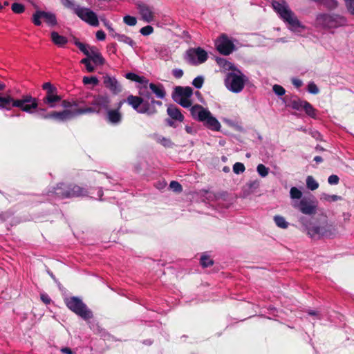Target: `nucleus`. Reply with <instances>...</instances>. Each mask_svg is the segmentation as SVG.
I'll list each match as a JSON object with an SVG mask.
<instances>
[{"label": "nucleus", "instance_id": "1", "mask_svg": "<svg viewBox=\"0 0 354 354\" xmlns=\"http://www.w3.org/2000/svg\"><path fill=\"white\" fill-rule=\"evenodd\" d=\"M86 100H91L88 103L90 106L84 107V110H80L81 113H97L99 114L102 110L105 111L104 119L106 122L113 126H118L123 120V113L118 109H111V99L110 96L105 94L93 95L87 94Z\"/></svg>", "mask_w": 354, "mask_h": 354}, {"label": "nucleus", "instance_id": "2", "mask_svg": "<svg viewBox=\"0 0 354 354\" xmlns=\"http://www.w3.org/2000/svg\"><path fill=\"white\" fill-rule=\"evenodd\" d=\"M306 218H301V222L304 226L307 234L313 239L332 238L336 233L335 227L328 222L327 216L324 214L319 215L313 221L305 223Z\"/></svg>", "mask_w": 354, "mask_h": 354}, {"label": "nucleus", "instance_id": "3", "mask_svg": "<svg viewBox=\"0 0 354 354\" xmlns=\"http://www.w3.org/2000/svg\"><path fill=\"white\" fill-rule=\"evenodd\" d=\"M88 194V191L85 187H80L74 183L63 182L57 183L48 192V194L54 195L60 199L86 196Z\"/></svg>", "mask_w": 354, "mask_h": 354}, {"label": "nucleus", "instance_id": "4", "mask_svg": "<svg viewBox=\"0 0 354 354\" xmlns=\"http://www.w3.org/2000/svg\"><path fill=\"white\" fill-rule=\"evenodd\" d=\"M272 6L279 17L290 26L291 30L295 31L299 28L302 29L305 28V26L301 24L285 0H272Z\"/></svg>", "mask_w": 354, "mask_h": 354}, {"label": "nucleus", "instance_id": "5", "mask_svg": "<svg viewBox=\"0 0 354 354\" xmlns=\"http://www.w3.org/2000/svg\"><path fill=\"white\" fill-rule=\"evenodd\" d=\"M12 100L19 101L21 102V104L12 106V109L13 107L18 108L20 111L30 114H32L36 112L40 118L44 120H50V118H44L50 115V112H47L46 108L39 107V100L37 97H32L30 94L22 95L19 99H15L12 97Z\"/></svg>", "mask_w": 354, "mask_h": 354}, {"label": "nucleus", "instance_id": "6", "mask_svg": "<svg viewBox=\"0 0 354 354\" xmlns=\"http://www.w3.org/2000/svg\"><path fill=\"white\" fill-rule=\"evenodd\" d=\"M317 22L325 28H337L347 24V19L337 14H320L317 17Z\"/></svg>", "mask_w": 354, "mask_h": 354}, {"label": "nucleus", "instance_id": "7", "mask_svg": "<svg viewBox=\"0 0 354 354\" xmlns=\"http://www.w3.org/2000/svg\"><path fill=\"white\" fill-rule=\"evenodd\" d=\"M66 306L78 316L84 320H88L93 317V313L86 305L77 297H71L65 299Z\"/></svg>", "mask_w": 354, "mask_h": 354}, {"label": "nucleus", "instance_id": "8", "mask_svg": "<svg viewBox=\"0 0 354 354\" xmlns=\"http://www.w3.org/2000/svg\"><path fill=\"white\" fill-rule=\"evenodd\" d=\"M237 73H228L225 79V85L226 88L232 93H239L244 88L245 83L248 80V77L237 70Z\"/></svg>", "mask_w": 354, "mask_h": 354}, {"label": "nucleus", "instance_id": "9", "mask_svg": "<svg viewBox=\"0 0 354 354\" xmlns=\"http://www.w3.org/2000/svg\"><path fill=\"white\" fill-rule=\"evenodd\" d=\"M208 59L206 50L201 47L190 48L186 50L184 59L190 65L197 66L205 62Z\"/></svg>", "mask_w": 354, "mask_h": 354}, {"label": "nucleus", "instance_id": "10", "mask_svg": "<svg viewBox=\"0 0 354 354\" xmlns=\"http://www.w3.org/2000/svg\"><path fill=\"white\" fill-rule=\"evenodd\" d=\"M42 88L46 91V95L43 97L44 104L50 108H54L56 104L61 101V97L57 94V88L50 82L43 84Z\"/></svg>", "mask_w": 354, "mask_h": 354}, {"label": "nucleus", "instance_id": "11", "mask_svg": "<svg viewBox=\"0 0 354 354\" xmlns=\"http://www.w3.org/2000/svg\"><path fill=\"white\" fill-rule=\"evenodd\" d=\"M292 207L306 215H313L317 212V203L313 198L304 197L292 203Z\"/></svg>", "mask_w": 354, "mask_h": 354}, {"label": "nucleus", "instance_id": "12", "mask_svg": "<svg viewBox=\"0 0 354 354\" xmlns=\"http://www.w3.org/2000/svg\"><path fill=\"white\" fill-rule=\"evenodd\" d=\"M145 100L143 106H142V109L140 111V113L141 114H147L148 115H155L158 113L157 107H162V102L159 100H156L151 93L147 91L144 94Z\"/></svg>", "mask_w": 354, "mask_h": 354}, {"label": "nucleus", "instance_id": "13", "mask_svg": "<svg viewBox=\"0 0 354 354\" xmlns=\"http://www.w3.org/2000/svg\"><path fill=\"white\" fill-rule=\"evenodd\" d=\"M215 46L216 50L223 55H229L235 49L233 41L224 33L216 40Z\"/></svg>", "mask_w": 354, "mask_h": 354}, {"label": "nucleus", "instance_id": "14", "mask_svg": "<svg viewBox=\"0 0 354 354\" xmlns=\"http://www.w3.org/2000/svg\"><path fill=\"white\" fill-rule=\"evenodd\" d=\"M84 108H79L74 111H71L69 109H64L62 111H50V115L47 116L46 118H50V120H54L57 122H65L66 120H71L73 118L80 115H84V113H80V110H84Z\"/></svg>", "mask_w": 354, "mask_h": 354}, {"label": "nucleus", "instance_id": "15", "mask_svg": "<svg viewBox=\"0 0 354 354\" xmlns=\"http://www.w3.org/2000/svg\"><path fill=\"white\" fill-rule=\"evenodd\" d=\"M77 17L82 21L86 22L91 26H98L99 21L95 12L87 8H81L80 10L77 12Z\"/></svg>", "mask_w": 354, "mask_h": 354}, {"label": "nucleus", "instance_id": "16", "mask_svg": "<svg viewBox=\"0 0 354 354\" xmlns=\"http://www.w3.org/2000/svg\"><path fill=\"white\" fill-rule=\"evenodd\" d=\"M103 84L113 94L116 95L122 91V86L114 77L106 75L103 77Z\"/></svg>", "mask_w": 354, "mask_h": 354}, {"label": "nucleus", "instance_id": "17", "mask_svg": "<svg viewBox=\"0 0 354 354\" xmlns=\"http://www.w3.org/2000/svg\"><path fill=\"white\" fill-rule=\"evenodd\" d=\"M137 8L145 21L150 23L154 20L155 14L153 8L144 3H139L137 4Z\"/></svg>", "mask_w": 354, "mask_h": 354}, {"label": "nucleus", "instance_id": "18", "mask_svg": "<svg viewBox=\"0 0 354 354\" xmlns=\"http://www.w3.org/2000/svg\"><path fill=\"white\" fill-rule=\"evenodd\" d=\"M193 94V89L189 86L183 87L177 86L174 88L172 93V99L174 102H178V100L182 98L191 97Z\"/></svg>", "mask_w": 354, "mask_h": 354}, {"label": "nucleus", "instance_id": "19", "mask_svg": "<svg viewBox=\"0 0 354 354\" xmlns=\"http://www.w3.org/2000/svg\"><path fill=\"white\" fill-rule=\"evenodd\" d=\"M145 91L140 92V95L141 96L129 95L127 98V104L130 105L138 113H140V111L142 109V106H143L145 103Z\"/></svg>", "mask_w": 354, "mask_h": 354}, {"label": "nucleus", "instance_id": "20", "mask_svg": "<svg viewBox=\"0 0 354 354\" xmlns=\"http://www.w3.org/2000/svg\"><path fill=\"white\" fill-rule=\"evenodd\" d=\"M190 113L194 119L201 122L205 120V116L209 115V110L200 104H195L190 109Z\"/></svg>", "mask_w": 354, "mask_h": 354}, {"label": "nucleus", "instance_id": "21", "mask_svg": "<svg viewBox=\"0 0 354 354\" xmlns=\"http://www.w3.org/2000/svg\"><path fill=\"white\" fill-rule=\"evenodd\" d=\"M21 102L13 101L12 97L10 94L5 95H0V110L10 111L12 106L20 105Z\"/></svg>", "mask_w": 354, "mask_h": 354}, {"label": "nucleus", "instance_id": "22", "mask_svg": "<svg viewBox=\"0 0 354 354\" xmlns=\"http://www.w3.org/2000/svg\"><path fill=\"white\" fill-rule=\"evenodd\" d=\"M203 124L209 129L214 131H220L221 125L218 120L212 115L209 111V115L205 116V120L202 121Z\"/></svg>", "mask_w": 354, "mask_h": 354}, {"label": "nucleus", "instance_id": "23", "mask_svg": "<svg viewBox=\"0 0 354 354\" xmlns=\"http://www.w3.org/2000/svg\"><path fill=\"white\" fill-rule=\"evenodd\" d=\"M90 56H88V57L90 58V59L96 65L104 64L105 59L97 48L95 46H91L90 47Z\"/></svg>", "mask_w": 354, "mask_h": 354}, {"label": "nucleus", "instance_id": "24", "mask_svg": "<svg viewBox=\"0 0 354 354\" xmlns=\"http://www.w3.org/2000/svg\"><path fill=\"white\" fill-rule=\"evenodd\" d=\"M167 113L169 118L175 121H178L180 122L184 120V115L180 112V109H178L176 106L171 104L167 107Z\"/></svg>", "mask_w": 354, "mask_h": 354}, {"label": "nucleus", "instance_id": "25", "mask_svg": "<svg viewBox=\"0 0 354 354\" xmlns=\"http://www.w3.org/2000/svg\"><path fill=\"white\" fill-rule=\"evenodd\" d=\"M149 87L158 98L163 99L165 97L166 92L162 84L150 83Z\"/></svg>", "mask_w": 354, "mask_h": 354}, {"label": "nucleus", "instance_id": "26", "mask_svg": "<svg viewBox=\"0 0 354 354\" xmlns=\"http://www.w3.org/2000/svg\"><path fill=\"white\" fill-rule=\"evenodd\" d=\"M50 37L53 44L58 47H64L68 43V39L66 37L59 35L55 31L51 32Z\"/></svg>", "mask_w": 354, "mask_h": 354}, {"label": "nucleus", "instance_id": "27", "mask_svg": "<svg viewBox=\"0 0 354 354\" xmlns=\"http://www.w3.org/2000/svg\"><path fill=\"white\" fill-rule=\"evenodd\" d=\"M306 100H302L297 96H294L287 103V106L296 111H301Z\"/></svg>", "mask_w": 354, "mask_h": 354}, {"label": "nucleus", "instance_id": "28", "mask_svg": "<svg viewBox=\"0 0 354 354\" xmlns=\"http://www.w3.org/2000/svg\"><path fill=\"white\" fill-rule=\"evenodd\" d=\"M125 77L131 81L144 84L145 88H147V84L149 82L145 77L139 76L133 73H127L125 75Z\"/></svg>", "mask_w": 354, "mask_h": 354}, {"label": "nucleus", "instance_id": "29", "mask_svg": "<svg viewBox=\"0 0 354 354\" xmlns=\"http://www.w3.org/2000/svg\"><path fill=\"white\" fill-rule=\"evenodd\" d=\"M43 12V17L42 18L44 19L45 21L50 26H54L57 25V18L55 14L52 12H45L42 11Z\"/></svg>", "mask_w": 354, "mask_h": 354}, {"label": "nucleus", "instance_id": "30", "mask_svg": "<svg viewBox=\"0 0 354 354\" xmlns=\"http://www.w3.org/2000/svg\"><path fill=\"white\" fill-rule=\"evenodd\" d=\"M62 4L66 8L72 10L75 15H77V12L82 8L76 4L73 0H64Z\"/></svg>", "mask_w": 354, "mask_h": 354}, {"label": "nucleus", "instance_id": "31", "mask_svg": "<svg viewBox=\"0 0 354 354\" xmlns=\"http://www.w3.org/2000/svg\"><path fill=\"white\" fill-rule=\"evenodd\" d=\"M115 38H116L118 41L127 44L131 47H133L136 45V42L131 37L125 35L118 33L117 35H115Z\"/></svg>", "mask_w": 354, "mask_h": 354}, {"label": "nucleus", "instance_id": "32", "mask_svg": "<svg viewBox=\"0 0 354 354\" xmlns=\"http://www.w3.org/2000/svg\"><path fill=\"white\" fill-rule=\"evenodd\" d=\"M302 110H304L308 116L313 118H316L317 111L308 102L305 101Z\"/></svg>", "mask_w": 354, "mask_h": 354}, {"label": "nucleus", "instance_id": "33", "mask_svg": "<svg viewBox=\"0 0 354 354\" xmlns=\"http://www.w3.org/2000/svg\"><path fill=\"white\" fill-rule=\"evenodd\" d=\"M157 142L160 143L161 145L166 148H171L174 145V142L171 141L170 138H165L161 136H158L156 138Z\"/></svg>", "mask_w": 354, "mask_h": 354}, {"label": "nucleus", "instance_id": "34", "mask_svg": "<svg viewBox=\"0 0 354 354\" xmlns=\"http://www.w3.org/2000/svg\"><path fill=\"white\" fill-rule=\"evenodd\" d=\"M74 44L86 56V57L90 56L91 46L80 42L77 39H75Z\"/></svg>", "mask_w": 354, "mask_h": 354}, {"label": "nucleus", "instance_id": "35", "mask_svg": "<svg viewBox=\"0 0 354 354\" xmlns=\"http://www.w3.org/2000/svg\"><path fill=\"white\" fill-rule=\"evenodd\" d=\"M306 186L309 189L314 191L319 187V183L312 176H308L306 178Z\"/></svg>", "mask_w": 354, "mask_h": 354}, {"label": "nucleus", "instance_id": "36", "mask_svg": "<svg viewBox=\"0 0 354 354\" xmlns=\"http://www.w3.org/2000/svg\"><path fill=\"white\" fill-rule=\"evenodd\" d=\"M274 221L279 227L286 229L288 227V222H286V219L281 216H275Z\"/></svg>", "mask_w": 354, "mask_h": 354}, {"label": "nucleus", "instance_id": "37", "mask_svg": "<svg viewBox=\"0 0 354 354\" xmlns=\"http://www.w3.org/2000/svg\"><path fill=\"white\" fill-rule=\"evenodd\" d=\"M200 263L203 268H208L214 264V261L209 256L203 254L201 257Z\"/></svg>", "mask_w": 354, "mask_h": 354}, {"label": "nucleus", "instance_id": "38", "mask_svg": "<svg viewBox=\"0 0 354 354\" xmlns=\"http://www.w3.org/2000/svg\"><path fill=\"white\" fill-rule=\"evenodd\" d=\"M260 183L258 180H249L245 187L250 192H254L259 187Z\"/></svg>", "mask_w": 354, "mask_h": 354}, {"label": "nucleus", "instance_id": "39", "mask_svg": "<svg viewBox=\"0 0 354 354\" xmlns=\"http://www.w3.org/2000/svg\"><path fill=\"white\" fill-rule=\"evenodd\" d=\"M319 3L330 10L335 9L338 6V3L336 0H321Z\"/></svg>", "mask_w": 354, "mask_h": 354}, {"label": "nucleus", "instance_id": "40", "mask_svg": "<svg viewBox=\"0 0 354 354\" xmlns=\"http://www.w3.org/2000/svg\"><path fill=\"white\" fill-rule=\"evenodd\" d=\"M43 17V12L42 10H37L32 15V23L37 26H41V18Z\"/></svg>", "mask_w": 354, "mask_h": 354}, {"label": "nucleus", "instance_id": "41", "mask_svg": "<svg viewBox=\"0 0 354 354\" xmlns=\"http://www.w3.org/2000/svg\"><path fill=\"white\" fill-rule=\"evenodd\" d=\"M290 195L292 199H301L302 192L298 188L292 187L290 190Z\"/></svg>", "mask_w": 354, "mask_h": 354}, {"label": "nucleus", "instance_id": "42", "mask_svg": "<svg viewBox=\"0 0 354 354\" xmlns=\"http://www.w3.org/2000/svg\"><path fill=\"white\" fill-rule=\"evenodd\" d=\"M82 82L84 84H93L94 86H96L99 84L98 79L95 76H84L83 77Z\"/></svg>", "mask_w": 354, "mask_h": 354}, {"label": "nucleus", "instance_id": "43", "mask_svg": "<svg viewBox=\"0 0 354 354\" xmlns=\"http://www.w3.org/2000/svg\"><path fill=\"white\" fill-rule=\"evenodd\" d=\"M11 9L16 14H21L24 12L25 7L23 4L15 2L12 4Z\"/></svg>", "mask_w": 354, "mask_h": 354}, {"label": "nucleus", "instance_id": "44", "mask_svg": "<svg viewBox=\"0 0 354 354\" xmlns=\"http://www.w3.org/2000/svg\"><path fill=\"white\" fill-rule=\"evenodd\" d=\"M257 171L261 177H266L268 175L269 168L266 167L263 164H259L257 167Z\"/></svg>", "mask_w": 354, "mask_h": 354}, {"label": "nucleus", "instance_id": "45", "mask_svg": "<svg viewBox=\"0 0 354 354\" xmlns=\"http://www.w3.org/2000/svg\"><path fill=\"white\" fill-rule=\"evenodd\" d=\"M91 59L88 57L81 60V63L84 64L88 72L92 73L95 71L94 66L91 63Z\"/></svg>", "mask_w": 354, "mask_h": 354}, {"label": "nucleus", "instance_id": "46", "mask_svg": "<svg viewBox=\"0 0 354 354\" xmlns=\"http://www.w3.org/2000/svg\"><path fill=\"white\" fill-rule=\"evenodd\" d=\"M123 21L128 26H133L137 23V19L135 17L126 15L123 18Z\"/></svg>", "mask_w": 354, "mask_h": 354}, {"label": "nucleus", "instance_id": "47", "mask_svg": "<svg viewBox=\"0 0 354 354\" xmlns=\"http://www.w3.org/2000/svg\"><path fill=\"white\" fill-rule=\"evenodd\" d=\"M322 198L325 201H328V202H335V201H337L342 199V196H337V195H335V194L329 195V194H324L322 196Z\"/></svg>", "mask_w": 354, "mask_h": 354}, {"label": "nucleus", "instance_id": "48", "mask_svg": "<svg viewBox=\"0 0 354 354\" xmlns=\"http://www.w3.org/2000/svg\"><path fill=\"white\" fill-rule=\"evenodd\" d=\"M170 188L176 193H180L183 191L182 185L177 181L172 180L169 185Z\"/></svg>", "mask_w": 354, "mask_h": 354}, {"label": "nucleus", "instance_id": "49", "mask_svg": "<svg viewBox=\"0 0 354 354\" xmlns=\"http://www.w3.org/2000/svg\"><path fill=\"white\" fill-rule=\"evenodd\" d=\"M245 165L241 162H236L233 165V171L236 174L243 173L245 171Z\"/></svg>", "mask_w": 354, "mask_h": 354}, {"label": "nucleus", "instance_id": "50", "mask_svg": "<svg viewBox=\"0 0 354 354\" xmlns=\"http://www.w3.org/2000/svg\"><path fill=\"white\" fill-rule=\"evenodd\" d=\"M204 83V78L202 76L195 77L192 82V84L196 88H202Z\"/></svg>", "mask_w": 354, "mask_h": 354}, {"label": "nucleus", "instance_id": "51", "mask_svg": "<svg viewBox=\"0 0 354 354\" xmlns=\"http://www.w3.org/2000/svg\"><path fill=\"white\" fill-rule=\"evenodd\" d=\"M348 12L354 16V0H344Z\"/></svg>", "mask_w": 354, "mask_h": 354}, {"label": "nucleus", "instance_id": "52", "mask_svg": "<svg viewBox=\"0 0 354 354\" xmlns=\"http://www.w3.org/2000/svg\"><path fill=\"white\" fill-rule=\"evenodd\" d=\"M272 90L274 93L279 96H282L286 93L285 88L279 84H274L272 87Z\"/></svg>", "mask_w": 354, "mask_h": 354}, {"label": "nucleus", "instance_id": "53", "mask_svg": "<svg viewBox=\"0 0 354 354\" xmlns=\"http://www.w3.org/2000/svg\"><path fill=\"white\" fill-rule=\"evenodd\" d=\"M176 103L179 104L180 106H182L184 108H188L192 106V101L190 100V97L184 98V99H179L178 100V102Z\"/></svg>", "mask_w": 354, "mask_h": 354}, {"label": "nucleus", "instance_id": "54", "mask_svg": "<svg viewBox=\"0 0 354 354\" xmlns=\"http://www.w3.org/2000/svg\"><path fill=\"white\" fill-rule=\"evenodd\" d=\"M153 32V28L151 26H146L143 28H142L140 30V32L144 35H149Z\"/></svg>", "mask_w": 354, "mask_h": 354}, {"label": "nucleus", "instance_id": "55", "mask_svg": "<svg viewBox=\"0 0 354 354\" xmlns=\"http://www.w3.org/2000/svg\"><path fill=\"white\" fill-rule=\"evenodd\" d=\"M104 25L109 30V35L113 38H115V35H117L118 33L115 32V30L111 26V24L109 21L104 20Z\"/></svg>", "mask_w": 354, "mask_h": 354}, {"label": "nucleus", "instance_id": "56", "mask_svg": "<svg viewBox=\"0 0 354 354\" xmlns=\"http://www.w3.org/2000/svg\"><path fill=\"white\" fill-rule=\"evenodd\" d=\"M308 91L312 94H317L319 93V88L314 82H310L308 85Z\"/></svg>", "mask_w": 354, "mask_h": 354}, {"label": "nucleus", "instance_id": "57", "mask_svg": "<svg viewBox=\"0 0 354 354\" xmlns=\"http://www.w3.org/2000/svg\"><path fill=\"white\" fill-rule=\"evenodd\" d=\"M339 178L337 175L332 174L328 178V182L330 185H337L339 183Z\"/></svg>", "mask_w": 354, "mask_h": 354}, {"label": "nucleus", "instance_id": "58", "mask_svg": "<svg viewBox=\"0 0 354 354\" xmlns=\"http://www.w3.org/2000/svg\"><path fill=\"white\" fill-rule=\"evenodd\" d=\"M184 72L182 69L175 68L172 71V75L177 79H180L183 76Z\"/></svg>", "mask_w": 354, "mask_h": 354}, {"label": "nucleus", "instance_id": "59", "mask_svg": "<svg viewBox=\"0 0 354 354\" xmlns=\"http://www.w3.org/2000/svg\"><path fill=\"white\" fill-rule=\"evenodd\" d=\"M40 297H41V301L45 304H49L51 301V299L50 298V297L46 294V293H43V294H41L40 295Z\"/></svg>", "mask_w": 354, "mask_h": 354}, {"label": "nucleus", "instance_id": "60", "mask_svg": "<svg viewBox=\"0 0 354 354\" xmlns=\"http://www.w3.org/2000/svg\"><path fill=\"white\" fill-rule=\"evenodd\" d=\"M96 38L100 41L104 40L106 38V35L104 32L102 30H97L96 32Z\"/></svg>", "mask_w": 354, "mask_h": 354}, {"label": "nucleus", "instance_id": "61", "mask_svg": "<svg viewBox=\"0 0 354 354\" xmlns=\"http://www.w3.org/2000/svg\"><path fill=\"white\" fill-rule=\"evenodd\" d=\"M292 83L297 88H299L302 86V81L299 79L293 78L292 80Z\"/></svg>", "mask_w": 354, "mask_h": 354}, {"label": "nucleus", "instance_id": "62", "mask_svg": "<svg viewBox=\"0 0 354 354\" xmlns=\"http://www.w3.org/2000/svg\"><path fill=\"white\" fill-rule=\"evenodd\" d=\"M62 106L65 108V109H68V108L73 107V104L70 101L63 100L62 102Z\"/></svg>", "mask_w": 354, "mask_h": 354}, {"label": "nucleus", "instance_id": "63", "mask_svg": "<svg viewBox=\"0 0 354 354\" xmlns=\"http://www.w3.org/2000/svg\"><path fill=\"white\" fill-rule=\"evenodd\" d=\"M60 351L64 354H74V352L69 347H63Z\"/></svg>", "mask_w": 354, "mask_h": 354}, {"label": "nucleus", "instance_id": "64", "mask_svg": "<svg viewBox=\"0 0 354 354\" xmlns=\"http://www.w3.org/2000/svg\"><path fill=\"white\" fill-rule=\"evenodd\" d=\"M185 129L186 132L189 134L194 135L196 133V130L190 126H185Z\"/></svg>", "mask_w": 354, "mask_h": 354}]
</instances>
